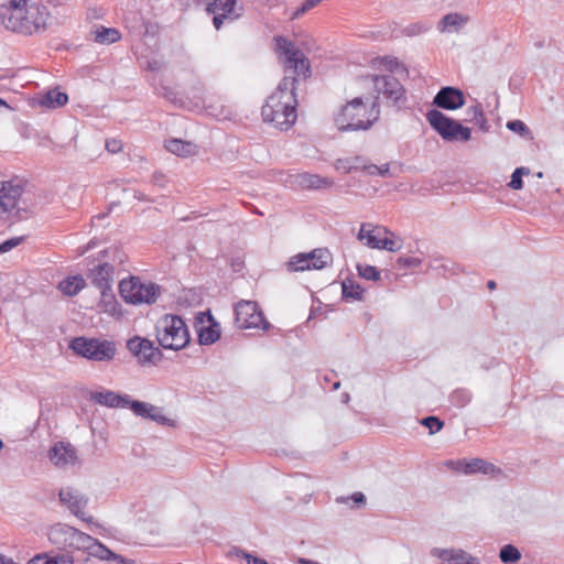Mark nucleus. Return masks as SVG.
Segmentation results:
<instances>
[{"label": "nucleus", "mask_w": 564, "mask_h": 564, "mask_svg": "<svg viewBox=\"0 0 564 564\" xmlns=\"http://www.w3.org/2000/svg\"><path fill=\"white\" fill-rule=\"evenodd\" d=\"M276 51L283 56L285 76L267 99L261 115L265 122L272 123L280 130H289L297 118V100L295 95L296 76L306 78L311 74L308 58L293 42L283 36H276Z\"/></svg>", "instance_id": "1"}, {"label": "nucleus", "mask_w": 564, "mask_h": 564, "mask_svg": "<svg viewBox=\"0 0 564 564\" xmlns=\"http://www.w3.org/2000/svg\"><path fill=\"white\" fill-rule=\"evenodd\" d=\"M50 540L56 544H62L64 546L76 550H83L87 552L88 556H93L98 560L113 558L120 560V562L124 564H132V562L128 558L115 554L93 536L70 525H55L50 532Z\"/></svg>", "instance_id": "2"}, {"label": "nucleus", "mask_w": 564, "mask_h": 564, "mask_svg": "<svg viewBox=\"0 0 564 564\" xmlns=\"http://www.w3.org/2000/svg\"><path fill=\"white\" fill-rule=\"evenodd\" d=\"M50 18L47 8L39 3L20 4L9 15L1 14L6 29L24 35L45 30Z\"/></svg>", "instance_id": "3"}, {"label": "nucleus", "mask_w": 564, "mask_h": 564, "mask_svg": "<svg viewBox=\"0 0 564 564\" xmlns=\"http://www.w3.org/2000/svg\"><path fill=\"white\" fill-rule=\"evenodd\" d=\"M378 116L379 110L371 112V108L358 97L341 107L334 121L340 131L368 130Z\"/></svg>", "instance_id": "4"}, {"label": "nucleus", "mask_w": 564, "mask_h": 564, "mask_svg": "<svg viewBox=\"0 0 564 564\" xmlns=\"http://www.w3.org/2000/svg\"><path fill=\"white\" fill-rule=\"evenodd\" d=\"M156 339L164 349L180 350L189 343L185 322L177 315L166 314L156 323Z\"/></svg>", "instance_id": "5"}, {"label": "nucleus", "mask_w": 564, "mask_h": 564, "mask_svg": "<svg viewBox=\"0 0 564 564\" xmlns=\"http://www.w3.org/2000/svg\"><path fill=\"white\" fill-rule=\"evenodd\" d=\"M69 348L76 355L98 362H110L117 355L113 341L96 337H76L70 341Z\"/></svg>", "instance_id": "6"}, {"label": "nucleus", "mask_w": 564, "mask_h": 564, "mask_svg": "<svg viewBox=\"0 0 564 564\" xmlns=\"http://www.w3.org/2000/svg\"><path fill=\"white\" fill-rule=\"evenodd\" d=\"M119 292L127 303L152 304L160 296L161 288L155 283H144L140 278L131 276L119 283Z\"/></svg>", "instance_id": "7"}, {"label": "nucleus", "mask_w": 564, "mask_h": 564, "mask_svg": "<svg viewBox=\"0 0 564 564\" xmlns=\"http://www.w3.org/2000/svg\"><path fill=\"white\" fill-rule=\"evenodd\" d=\"M426 119L431 127L448 142L469 141L471 130L464 127L458 121L446 117L443 112L432 109L426 113Z\"/></svg>", "instance_id": "8"}, {"label": "nucleus", "mask_w": 564, "mask_h": 564, "mask_svg": "<svg viewBox=\"0 0 564 564\" xmlns=\"http://www.w3.org/2000/svg\"><path fill=\"white\" fill-rule=\"evenodd\" d=\"M370 79L373 86V90L377 93L371 105V112L379 110L378 100L380 95H382L383 98L392 105L398 104L400 100L404 99L405 90L395 77L391 75H376L371 76Z\"/></svg>", "instance_id": "9"}, {"label": "nucleus", "mask_w": 564, "mask_h": 564, "mask_svg": "<svg viewBox=\"0 0 564 564\" xmlns=\"http://www.w3.org/2000/svg\"><path fill=\"white\" fill-rule=\"evenodd\" d=\"M235 325L240 329L261 328L264 330L270 326L253 301H240L235 306Z\"/></svg>", "instance_id": "10"}, {"label": "nucleus", "mask_w": 564, "mask_h": 564, "mask_svg": "<svg viewBox=\"0 0 564 564\" xmlns=\"http://www.w3.org/2000/svg\"><path fill=\"white\" fill-rule=\"evenodd\" d=\"M127 348L141 366H155L163 357L161 350L154 346L153 341L140 336L130 338L127 343Z\"/></svg>", "instance_id": "11"}, {"label": "nucleus", "mask_w": 564, "mask_h": 564, "mask_svg": "<svg viewBox=\"0 0 564 564\" xmlns=\"http://www.w3.org/2000/svg\"><path fill=\"white\" fill-rule=\"evenodd\" d=\"M59 500L65 505L70 512L76 517L84 519V510L87 506L88 499L78 490L73 487L61 489Z\"/></svg>", "instance_id": "12"}, {"label": "nucleus", "mask_w": 564, "mask_h": 564, "mask_svg": "<svg viewBox=\"0 0 564 564\" xmlns=\"http://www.w3.org/2000/svg\"><path fill=\"white\" fill-rule=\"evenodd\" d=\"M383 235L394 236V234L386 227L364 223L360 226L357 239L369 248L380 249Z\"/></svg>", "instance_id": "13"}, {"label": "nucleus", "mask_w": 564, "mask_h": 564, "mask_svg": "<svg viewBox=\"0 0 564 564\" xmlns=\"http://www.w3.org/2000/svg\"><path fill=\"white\" fill-rule=\"evenodd\" d=\"M433 104L443 109L455 110L464 106L465 97L462 90L447 86L441 88Z\"/></svg>", "instance_id": "14"}, {"label": "nucleus", "mask_w": 564, "mask_h": 564, "mask_svg": "<svg viewBox=\"0 0 564 564\" xmlns=\"http://www.w3.org/2000/svg\"><path fill=\"white\" fill-rule=\"evenodd\" d=\"M51 462L57 467L75 465L77 462L76 449L70 444L56 443L48 452Z\"/></svg>", "instance_id": "15"}, {"label": "nucleus", "mask_w": 564, "mask_h": 564, "mask_svg": "<svg viewBox=\"0 0 564 564\" xmlns=\"http://www.w3.org/2000/svg\"><path fill=\"white\" fill-rule=\"evenodd\" d=\"M113 264L105 262L90 269L88 278L100 291H109L113 282Z\"/></svg>", "instance_id": "16"}, {"label": "nucleus", "mask_w": 564, "mask_h": 564, "mask_svg": "<svg viewBox=\"0 0 564 564\" xmlns=\"http://www.w3.org/2000/svg\"><path fill=\"white\" fill-rule=\"evenodd\" d=\"M22 187L12 182L0 183V210L6 213L12 210L22 195Z\"/></svg>", "instance_id": "17"}, {"label": "nucleus", "mask_w": 564, "mask_h": 564, "mask_svg": "<svg viewBox=\"0 0 564 564\" xmlns=\"http://www.w3.org/2000/svg\"><path fill=\"white\" fill-rule=\"evenodd\" d=\"M293 184L304 189H319L329 188L334 185V181L328 177H323L318 174L300 173L294 176Z\"/></svg>", "instance_id": "18"}, {"label": "nucleus", "mask_w": 564, "mask_h": 564, "mask_svg": "<svg viewBox=\"0 0 564 564\" xmlns=\"http://www.w3.org/2000/svg\"><path fill=\"white\" fill-rule=\"evenodd\" d=\"M128 404H130V409L138 416L150 419L160 424H169L170 422L155 405L142 401H129Z\"/></svg>", "instance_id": "19"}, {"label": "nucleus", "mask_w": 564, "mask_h": 564, "mask_svg": "<svg viewBox=\"0 0 564 564\" xmlns=\"http://www.w3.org/2000/svg\"><path fill=\"white\" fill-rule=\"evenodd\" d=\"M164 147L169 152L182 158L194 156L198 153V147L195 143L181 139L167 140Z\"/></svg>", "instance_id": "20"}, {"label": "nucleus", "mask_w": 564, "mask_h": 564, "mask_svg": "<svg viewBox=\"0 0 564 564\" xmlns=\"http://www.w3.org/2000/svg\"><path fill=\"white\" fill-rule=\"evenodd\" d=\"M467 467V475H473L476 473H480L484 475H490L492 477H497L502 475V470L495 466L494 464L482 459V458H473L468 462Z\"/></svg>", "instance_id": "21"}, {"label": "nucleus", "mask_w": 564, "mask_h": 564, "mask_svg": "<svg viewBox=\"0 0 564 564\" xmlns=\"http://www.w3.org/2000/svg\"><path fill=\"white\" fill-rule=\"evenodd\" d=\"M210 324L198 329V340L202 345H212L220 337V326L216 323L210 313L207 314Z\"/></svg>", "instance_id": "22"}, {"label": "nucleus", "mask_w": 564, "mask_h": 564, "mask_svg": "<svg viewBox=\"0 0 564 564\" xmlns=\"http://www.w3.org/2000/svg\"><path fill=\"white\" fill-rule=\"evenodd\" d=\"M93 400L101 405L120 408L129 403L127 397H122L113 391H102L93 394Z\"/></svg>", "instance_id": "23"}, {"label": "nucleus", "mask_w": 564, "mask_h": 564, "mask_svg": "<svg viewBox=\"0 0 564 564\" xmlns=\"http://www.w3.org/2000/svg\"><path fill=\"white\" fill-rule=\"evenodd\" d=\"M28 564H74V558L67 553H41L32 557Z\"/></svg>", "instance_id": "24"}, {"label": "nucleus", "mask_w": 564, "mask_h": 564, "mask_svg": "<svg viewBox=\"0 0 564 564\" xmlns=\"http://www.w3.org/2000/svg\"><path fill=\"white\" fill-rule=\"evenodd\" d=\"M312 270H321L333 262V256L326 248H317L307 252Z\"/></svg>", "instance_id": "25"}, {"label": "nucleus", "mask_w": 564, "mask_h": 564, "mask_svg": "<svg viewBox=\"0 0 564 564\" xmlns=\"http://www.w3.org/2000/svg\"><path fill=\"white\" fill-rule=\"evenodd\" d=\"M68 96L57 89L48 90L40 100V105L44 108H59L67 104Z\"/></svg>", "instance_id": "26"}, {"label": "nucleus", "mask_w": 564, "mask_h": 564, "mask_svg": "<svg viewBox=\"0 0 564 564\" xmlns=\"http://www.w3.org/2000/svg\"><path fill=\"white\" fill-rule=\"evenodd\" d=\"M121 39L116 28L97 26L94 31V41L98 44H112Z\"/></svg>", "instance_id": "27"}, {"label": "nucleus", "mask_w": 564, "mask_h": 564, "mask_svg": "<svg viewBox=\"0 0 564 564\" xmlns=\"http://www.w3.org/2000/svg\"><path fill=\"white\" fill-rule=\"evenodd\" d=\"M86 285L85 280L80 275L68 276L63 280L58 288L63 294L74 296L78 294Z\"/></svg>", "instance_id": "28"}, {"label": "nucleus", "mask_w": 564, "mask_h": 564, "mask_svg": "<svg viewBox=\"0 0 564 564\" xmlns=\"http://www.w3.org/2000/svg\"><path fill=\"white\" fill-rule=\"evenodd\" d=\"M236 0H207V13L228 14L234 13Z\"/></svg>", "instance_id": "29"}, {"label": "nucleus", "mask_w": 564, "mask_h": 564, "mask_svg": "<svg viewBox=\"0 0 564 564\" xmlns=\"http://www.w3.org/2000/svg\"><path fill=\"white\" fill-rule=\"evenodd\" d=\"M467 19L458 13H448L442 18L438 23V30L441 32H451L454 28L457 30L459 26L466 23Z\"/></svg>", "instance_id": "30"}, {"label": "nucleus", "mask_w": 564, "mask_h": 564, "mask_svg": "<svg viewBox=\"0 0 564 564\" xmlns=\"http://www.w3.org/2000/svg\"><path fill=\"white\" fill-rule=\"evenodd\" d=\"M100 302L99 307L101 311L110 314L116 315L119 313V304L115 297V294L112 293L111 289L109 291L102 290L100 291Z\"/></svg>", "instance_id": "31"}, {"label": "nucleus", "mask_w": 564, "mask_h": 564, "mask_svg": "<svg viewBox=\"0 0 564 564\" xmlns=\"http://www.w3.org/2000/svg\"><path fill=\"white\" fill-rule=\"evenodd\" d=\"M285 265L289 272L312 270L307 253H297L291 257Z\"/></svg>", "instance_id": "32"}, {"label": "nucleus", "mask_w": 564, "mask_h": 564, "mask_svg": "<svg viewBox=\"0 0 564 564\" xmlns=\"http://www.w3.org/2000/svg\"><path fill=\"white\" fill-rule=\"evenodd\" d=\"M499 558L505 564H516L521 560V553L514 545L506 544L499 552Z\"/></svg>", "instance_id": "33"}, {"label": "nucleus", "mask_w": 564, "mask_h": 564, "mask_svg": "<svg viewBox=\"0 0 564 564\" xmlns=\"http://www.w3.org/2000/svg\"><path fill=\"white\" fill-rule=\"evenodd\" d=\"M341 285L345 299L361 300L364 289L359 284L354 283L351 280H345Z\"/></svg>", "instance_id": "34"}, {"label": "nucleus", "mask_w": 564, "mask_h": 564, "mask_svg": "<svg viewBox=\"0 0 564 564\" xmlns=\"http://www.w3.org/2000/svg\"><path fill=\"white\" fill-rule=\"evenodd\" d=\"M507 128L521 137L532 140L533 135L527 124L521 120H511L507 122Z\"/></svg>", "instance_id": "35"}, {"label": "nucleus", "mask_w": 564, "mask_h": 564, "mask_svg": "<svg viewBox=\"0 0 564 564\" xmlns=\"http://www.w3.org/2000/svg\"><path fill=\"white\" fill-rule=\"evenodd\" d=\"M372 63L376 68H378V69L383 68L389 72L395 70L399 66L398 59L395 57H391V56L376 58Z\"/></svg>", "instance_id": "36"}, {"label": "nucleus", "mask_w": 564, "mask_h": 564, "mask_svg": "<svg viewBox=\"0 0 564 564\" xmlns=\"http://www.w3.org/2000/svg\"><path fill=\"white\" fill-rule=\"evenodd\" d=\"M357 270H358L359 275L366 280L377 281L380 279V272L373 265L358 264Z\"/></svg>", "instance_id": "37"}, {"label": "nucleus", "mask_w": 564, "mask_h": 564, "mask_svg": "<svg viewBox=\"0 0 564 564\" xmlns=\"http://www.w3.org/2000/svg\"><path fill=\"white\" fill-rule=\"evenodd\" d=\"M394 236L383 235L380 249H384L391 252L398 251L402 248V240L400 238L394 239Z\"/></svg>", "instance_id": "38"}, {"label": "nucleus", "mask_w": 564, "mask_h": 564, "mask_svg": "<svg viewBox=\"0 0 564 564\" xmlns=\"http://www.w3.org/2000/svg\"><path fill=\"white\" fill-rule=\"evenodd\" d=\"M529 173H530V170L528 167L516 169L511 175V181L509 183V186L512 189H521L523 187L522 176L528 175Z\"/></svg>", "instance_id": "39"}, {"label": "nucleus", "mask_w": 564, "mask_h": 564, "mask_svg": "<svg viewBox=\"0 0 564 564\" xmlns=\"http://www.w3.org/2000/svg\"><path fill=\"white\" fill-rule=\"evenodd\" d=\"M421 424L430 430V434H434L443 427L444 423L436 416H426L422 419Z\"/></svg>", "instance_id": "40"}, {"label": "nucleus", "mask_w": 564, "mask_h": 564, "mask_svg": "<svg viewBox=\"0 0 564 564\" xmlns=\"http://www.w3.org/2000/svg\"><path fill=\"white\" fill-rule=\"evenodd\" d=\"M467 115H468V119H467L468 121L480 123V124H482L485 122L484 112L479 105L469 107L467 109Z\"/></svg>", "instance_id": "41"}, {"label": "nucleus", "mask_w": 564, "mask_h": 564, "mask_svg": "<svg viewBox=\"0 0 564 564\" xmlns=\"http://www.w3.org/2000/svg\"><path fill=\"white\" fill-rule=\"evenodd\" d=\"M26 0H0V9L2 11L0 12V15L2 13H6L7 15L10 14L12 10L18 8L20 4H25Z\"/></svg>", "instance_id": "42"}, {"label": "nucleus", "mask_w": 564, "mask_h": 564, "mask_svg": "<svg viewBox=\"0 0 564 564\" xmlns=\"http://www.w3.org/2000/svg\"><path fill=\"white\" fill-rule=\"evenodd\" d=\"M335 169L337 171L343 172V173H349L352 170H358L359 165L358 164H352L350 159H338L335 162Z\"/></svg>", "instance_id": "43"}, {"label": "nucleus", "mask_w": 564, "mask_h": 564, "mask_svg": "<svg viewBox=\"0 0 564 564\" xmlns=\"http://www.w3.org/2000/svg\"><path fill=\"white\" fill-rule=\"evenodd\" d=\"M323 0H305L303 4L292 14V19H296L300 15L306 13L317 4H319Z\"/></svg>", "instance_id": "44"}, {"label": "nucleus", "mask_w": 564, "mask_h": 564, "mask_svg": "<svg viewBox=\"0 0 564 564\" xmlns=\"http://www.w3.org/2000/svg\"><path fill=\"white\" fill-rule=\"evenodd\" d=\"M22 237H14L3 241L2 243H0V254L6 253L12 250L13 248L18 247L22 242Z\"/></svg>", "instance_id": "45"}, {"label": "nucleus", "mask_w": 564, "mask_h": 564, "mask_svg": "<svg viewBox=\"0 0 564 564\" xmlns=\"http://www.w3.org/2000/svg\"><path fill=\"white\" fill-rule=\"evenodd\" d=\"M448 467H451L454 470L462 471L467 475V467L468 460L465 459H458V460H448L446 463Z\"/></svg>", "instance_id": "46"}, {"label": "nucleus", "mask_w": 564, "mask_h": 564, "mask_svg": "<svg viewBox=\"0 0 564 564\" xmlns=\"http://www.w3.org/2000/svg\"><path fill=\"white\" fill-rule=\"evenodd\" d=\"M106 149L110 153H118L122 150V142L118 139H109L106 141Z\"/></svg>", "instance_id": "47"}, {"label": "nucleus", "mask_w": 564, "mask_h": 564, "mask_svg": "<svg viewBox=\"0 0 564 564\" xmlns=\"http://www.w3.org/2000/svg\"><path fill=\"white\" fill-rule=\"evenodd\" d=\"M107 253H112V260L119 264L123 263L127 259V256L126 253L119 249V248H111L109 250L106 251Z\"/></svg>", "instance_id": "48"}, {"label": "nucleus", "mask_w": 564, "mask_h": 564, "mask_svg": "<svg viewBox=\"0 0 564 564\" xmlns=\"http://www.w3.org/2000/svg\"><path fill=\"white\" fill-rule=\"evenodd\" d=\"M398 262L403 265V267H406V268H410V267H417L421 264V260L419 258H413V257H401L399 258Z\"/></svg>", "instance_id": "49"}, {"label": "nucleus", "mask_w": 564, "mask_h": 564, "mask_svg": "<svg viewBox=\"0 0 564 564\" xmlns=\"http://www.w3.org/2000/svg\"><path fill=\"white\" fill-rule=\"evenodd\" d=\"M214 15L213 18V24L215 26L216 30H219L221 28V25L224 24V21L229 18L230 15L228 14H225V13H221V14H217V13H212Z\"/></svg>", "instance_id": "50"}, {"label": "nucleus", "mask_w": 564, "mask_h": 564, "mask_svg": "<svg viewBox=\"0 0 564 564\" xmlns=\"http://www.w3.org/2000/svg\"><path fill=\"white\" fill-rule=\"evenodd\" d=\"M242 556L246 558L247 564H269L265 560L259 558L246 552H242Z\"/></svg>", "instance_id": "51"}, {"label": "nucleus", "mask_w": 564, "mask_h": 564, "mask_svg": "<svg viewBox=\"0 0 564 564\" xmlns=\"http://www.w3.org/2000/svg\"><path fill=\"white\" fill-rule=\"evenodd\" d=\"M377 175L382 177L391 176L389 164L387 163L381 166H378Z\"/></svg>", "instance_id": "52"}, {"label": "nucleus", "mask_w": 564, "mask_h": 564, "mask_svg": "<svg viewBox=\"0 0 564 564\" xmlns=\"http://www.w3.org/2000/svg\"><path fill=\"white\" fill-rule=\"evenodd\" d=\"M362 170L367 172V174L369 175H377V171H378V165L376 164H364L362 165Z\"/></svg>", "instance_id": "53"}, {"label": "nucleus", "mask_w": 564, "mask_h": 564, "mask_svg": "<svg viewBox=\"0 0 564 564\" xmlns=\"http://www.w3.org/2000/svg\"><path fill=\"white\" fill-rule=\"evenodd\" d=\"M351 499L358 503V505H365L366 502V497L364 494L361 492H355L352 496H351Z\"/></svg>", "instance_id": "54"}, {"label": "nucleus", "mask_w": 564, "mask_h": 564, "mask_svg": "<svg viewBox=\"0 0 564 564\" xmlns=\"http://www.w3.org/2000/svg\"><path fill=\"white\" fill-rule=\"evenodd\" d=\"M164 175L162 173H154L153 174V183L163 186L164 185Z\"/></svg>", "instance_id": "55"}, {"label": "nucleus", "mask_w": 564, "mask_h": 564, "mask_svg": "<svg viewBox=\"0 0 564 564\" xmlns=\"http://www.w3.org/2000/svg\"><path fill=\"white\" fill-rule=\"evenodd\" d=\"M350 161L352 164H358L359 169H361V170H362L364 164H368L362 156H355V158L350 159Z\"/></svg>", "instance_id": "56"}, {"label": "nucleus", "mask_w": 564, "mask_h": 564, "mask_svg": "<svg viewBox=\"0 0 564 564\" xmlns=\"http://www.w3.org/2000/svg\"><path fill=\"white\" fill-rule=\"evenodd\" d=\"M0 564H19V563H15L12 558H9V557L0 554Z\"/></svg>", "instance_id": "57"}, {"label": "nucleus", "mask_w": 564, "mask_h": 564, "mask_svg": "<svg viewBox=\"0 0 564 564\" xmlns=\"http://www.w3.org/2000/svg\"><path fill=\"white\" fill-rule=\"evenodd\" d=\"M488 288H489L490 290H494V289L496 288V282H495V281H489V282H488Z\"/></svg>", "instance_id": "58"}, {"label": "nucleus", "mask_w": 564, "mask_h": 564, "mask_svg": "<svg viewBox=\"0 0 564 564\" xmlns=\"http://www.w3.org/2000/svg\"><path fill=\"white\" fill-rule=\"evenodd\" d=\"M0 106L8 107V104L6 100L0 98Z\"/></svg>", "instance_id": "59"}, {"label": "nucleus", "mask_w": 564, "mask_h": 564, "mask_svg": "<svg viewBox=\"0 0 564 564\" xmlns=\"http://www.w3.org/2000/svg\"><path fill=\"white\" fill-rule=\"evenodd\" d=\"M348 401H349V394L345 393L344 394V402L347 403Z\"/></svg>", "instance_id": "60"}, {"label": "nucleus", "mask_w": 564, "mask_h": 564, "mask_svg": "<svg viewBox=\"0 0 564 564\" xmlns=\"http://www.w3.org/2000/svg\"><path fill=\"white\" fill-rule=\"evenodd\" d=\"M134 197H137L138 199H143V198H144V197H143V195H142L141 193L135 194V195H134Z\"/></svg>", "instance_id": "61"}, {"label": "nucleus", "mask_w": 564, "mask_h": 564, "mask_svg": "<svg viewBox=\"0 0 564 564\" xmlns=\"http://www.w3.org/2000/svg\"><path fill=\"white\" fill-rule=\"evenodd\" d=\"M339 386H340V383H339V382H335V383H334V389H338V388H339Z\"/></svg>", "instance_id": "62"}, {"label": "nucleus", "mask_w": 564, "mask_h": 564, "mask_svg": "<svg viewBox=\"0 0 564 564\" xmlns=\"http://www.w3.org/2000/svg\"><path fill=\"white\" fill-rule=\"evenodd\" d=\"M4 444L3 442L0 440V451L3 448Z\"/></svg>", "instance_id": "63"}, {"label": "nucleus", "mask_w": 564, "mask_h": 564, "mask_svg": "<svg viewBox=\"0 0 564 564\" xmlns=\"http://www.w3.org/2000/svg\"><path fill=\"white\" fill-rule=\"evenodd\" d=\"M346 500H348V498H346V499H345V498H340V499H338V501H341V502H344V501H346Z\"/></svg>", "instance_id": "64"}]
</instances>
